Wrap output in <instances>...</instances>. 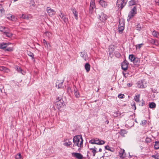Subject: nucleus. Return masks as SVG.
I'll use <instances>...</instances> for the list:
<instances>
[{
  "mask_svg": "<svg viewBox=\"0 0 159 159\" xmlns=\"http://www.w3.org/2000/svg\"><path fill=\"white\" fill-rule=\"evenodd\" d=\"M74 146H76L79 147L83 146V140L81 136L78 135L74 137L73 139Z\"/></svg>",
  "mask_w": 159,
  "mask_h": 159,
  "instance_id": "f257e3e1",
  "label": "nucleus"
},
{
  "mask_svg": "<svg viewBox=\"0 0 159 159\" xmlns=\"http://www.w3.org/2000/svg\"><path fill=\"white\" fill-rule=\"evenodd\" d=\"M89 143L92 144H95L100 145L104 144L105 142L103 140H101L99 139L96 138L90 140L89 141Z\"/></svg>",
  "mask_w": 159,
  "mask_h": 159,
  "instance_id": "f03ea898",
  "label": "nucleus"
},
{
  "mask_svg": "<svg viewBox=\"0 0 159 159\" xmlns=\"http://www.w3.org/2000/svg\"><path fill=\"white\" fill-rule=\"evenodd\" d=\"M57 101L56 102V105L57 108L60 109L63 106L64 101L62 98L59 97L57 98Z\"/></svg>",
  "mask_w": 159,
  "mask_h": 159,
  "instance_id": "7ed1b4c3",
  "label": "nucleus"
},
{
  "mask_svg": "<svg viewBox=\"0 0 159 159\" xmlns=\"http://www.w3.org/2000/svg\"><path fill=\"white\" fill-rule=\"evenodd\" d=\"M136 13L137 9L136 7H134L129 12L127 20H129Z\"/></svg>",
  "mask_w": 159,
  "mask_h": 159,
  "instance_id": "20e7f679",
  "label": "nucleus"
},
{
  "mask_svg": "<svg viewBox=\"0 0 159 159\" xmlns=\"http://www.w3.org/2000/svg\"><path fill=\"white\" fill-rule=\"evenodd\" d=\"M125 21L123 20H120L118 27V31L119 32H122L124 29Z\"/></svg>",
  "mask_w": 159,
  "mask_h": 159,
  "instance_id": "39448f33",
  "label": "nucleus"
},
{
  "mask_svg": "<svg viewBox=\"0 0 159 159\" xmlns=\"http://www.w3.org/2000/svg\"><path fill=\"white\" fill-rule=\"evenodd\" d=\"M19 16L20 19L21 20L25 19L29 20L32 19L33 18L32 16L29 14L27 15L22 14V15H19Z\"/></svg>",
  "mask_w": 159,
  "mask_h": 159,
  "instance_id": "423d86ee",
  "label": "nucleus"
},
{
  "mask_svg": "<svg viewBox=\"0 0 159 159\" xmlns=\"http://www.w3.org/2000/svg\"><path fill=\"white\" fill-rule=\"evenodd\" d=\"M126 3V2H125V0H117L116 5L119 8H120L122 9L125 5Z\"/></svg>",
  "mask_w": 159,
  "mask_h": 159,
  "instance_id": "0eeeda50",
  "label": "nucleus"
},
{
  "mask_svg": "<svg viewBox=\"0 0 159 159\" xmlns=\"http://www.w3.org/2000/svg\"><path fill=\"white\" fill-rule=\"evenodd\" d=\"M59 16L61 19L63 21L64 23H66L68 21V18L66 15H65L61 11H60V14Z\"/></svg>",
  "mask_w": 159,
  "mask_h": 159,
  "instance_id": "6e6552de",
  "label": "nucleus"
},
{
  "mask_svg": "<svg viewBox=\"0 0 159 159\" xmlns=\"http://www.w3.org/2000/svg\"><path fill=\"white\" fill-rule=\"evenodd\" d=\"M98 18L100 21H105L107 18V16L102 12H101L98 15Z\"/></svg>",
  "mask_w": 159,
  "mask_h": 159,
  "instance_id": "1a4fd4ad",
  "label": "nucleus"
},
{
  "mask_svg": "<svg viewBox=\"0 0 159 159\" xmlns=\"http://www.w3.org/2000/svg\"><path fill=\"white\" fill-rule=\"evenodd\" d=\"M6 17L8 20L12 21L15 22L17 20V18L15 16L10 14L7 15Z\"/></svg>",
  "mask_w": 159,
  "mask_h": 159,
  "instance_id": "9d476101",
  "label": "nucleus"
},
{
  "mask_svg": "<svg viewBox=\"0 0 159 159\" xmlns=\"http://www.w3.org/2000/svg\"><path fill=\"white\" fill-rule=\"evenodd\" d=\"M137 86L139 88H144L147 87L146 83L144 80L139 81Z\"/></svg>",
  "mask_w": 159,
  "mask_h": 159,
  "instance_id": "9b49d317",
  "label": "nucleus"
},
{
  "mask_svg": "<svg viewBox=\"0 0 159 159\" xmlns=\"http://www.w3.org/2000/svg\"><path fill=\"white\" fill-rule=\"evenodd\" d=\"M129 63L126 60L123 61L121 64L122 69L124 70H126L128 67Z\"/></svg>",
  "mask_w": 159,
  "mask_h": 159,
  "instance_id": "f8f14e48",
  "label": "nucleus"
},
{
  "mask_svg": "<svg viewBox=\"0 0 159 159\" xmlns=\"http://www.w3.org/2000/svg\"><path fill=\"white\" fill-rule=\"evenodd\" d=\"M72 155L78 159H82L83 157V155L79 153L73 152L72 153Z\"/></svg>",
  "mask_w": 159,
  "mask_h": 159,
  "instance_id": "ddd939ff",
  "label": "nucleus"
},
{
  "mask_svg": "<svg viewBox=\"0 0 159 159\" xmlns=\"http://www.w3.org/2000/svg\"><path fill=\"white\" fill-rule=\"evenodd\" d=\"M48 13L50 16H52L55 14L56 12L49 7H48L47 9Z\"/></svg>",
  "mask_w": 159,
  "mask_h": 159,
  "instance_id": "4468645a",
  "label": "nucleus"
},
{
  "mask_svg": "<svg viewBox=\"0 0 159 159\" xmlns=\"http://www.w3.org/2000/svg\"><path fill=\"white\" fill-rule=\"evenodd\" d=\"M119 155L120 158H123L125 157V150L124 149H121L119 151Z\"/></svg>",
  "mask_w": 159,
  "mask_h": 159,
  "instance_id": "2eb2a0df",
  "label": "nucleus"
},
{
  "mask_svg": "<svg viewBox=\"0 0 159 159\" xmlns=\"http://www.w3.org/2000/svg\"><path fill=\"white\" fill-rule=\"evenodd\" d=\"M133 62L134 65L138 67L139 65L140 59L137 57H135Z\"/></svg>",
  "mask_w": 159,
  "mask_h": 159,
  "instance_id": "dca6fc26",
  "label": "nucleus"
},
{
  "mask_svg": "<svg viewBox=\"0 0 159 159\" xmlns=\"http://www.w3.org/2000/svg\"><path fill=\"white\" fill-rule=\"evenodd\" d=\"M99 3L103 7H106L107 6V3L103 0H99Z\"/></svg>",
  "mask_w": 159,
  "mask_h": 159,
  "instance_id": "f3484780",
  "label": "nucleus"
},
{
  "mask_svg": "<svg viewBox=\"0 0 159 159\" xmlns=\"http://www.w3.org/2000/svg\"><path fill=\"white\" fill-rule=\"evenodd\" d=\"M64 80H59L57 82L56 84V86L58 88H61L64 82Z\"/></svg>",
  "mask_w": 159,
  "mask_h": 159,
  "instance_id": "a211bd4d",
  "label": "nucleus"
},
{
  "mask_svg": "<svg viewBox=\"0 0 159 159\" xmlns=\"http://www.w3.org/2000/svg\"><path fill=\"white\" fill-rule=\"evenodd\" d=\"M8 44L4 43H0V48L4 49L7 47Z\"/></svg>",
  "mask_w": 159,
  "mask_h": 159,
  "instance_id": "6ab92c4d",
  "label": "nucleus"
},
{
  "mask_svg": "<svg viewBox=\"0 0 159 159\" xmlns=\"http://www.w3.org/2000/svg\"><path fill=\"white\" fill-rule=\"evenodd\" d=\"M90 66L89 64V63H86L85 65V68L87 72H89L90 70Z\"/></svg>",
  "mask_w": 159,
  "mask_h": 159,
  "instance_id": "aec40b11",
  "label": "nucleus"
},
{
  "mask_svg": "<svg viewBox=\"0 0 159 159\" xmlns=\"http://www.w3.org/2000/svg\"><path fill=\"white\" fill-rule=\"evenodd\" d=\"M71 144V142L69 140L66 139L64 141V145L66 146H68Z\"/></svg>",
  "mask_w": 159,
  "mask_h": 159,
  "instance_id": "412c9836",
  "label": "nucleus"
},
{
  "mask_svg": "<svg viewBox=\"0 0 159 159\" xmlns=\"http://www.w3.org/2000/svg\"><path fill=\"white\" fill-rule=\"evenodd\" d=\"M80 56L83 57V58L86 61L87 58V54L84 52H82L80 53Z\"/></svg>",
  "mask_w": 159,
  "mask_h": 159,
  "instance_id": "4be33fe9",
  "label": "nucleus"
},
{
  "mask_svg": "<svg viewBox=\"0 0 159 159\" xmlns=\"http://www.w3.org/2000/svg\"><path fill=\"white\" fill-rule=\"evenodd\" d=\"M4 12L5 11L2 6L0 4V16H2L4 14Z\"/></svg>",
  "mask_w": 159,
  "mask_h": 159,
  "instance_id": "5701e85b",
  "label": "nucleus"
},
{
  "mask_svg": "<svg viewBox=\"0 0 159 159\" xmlns=\"http://www.w3.org/2000/svg\"><path fill=\"white\" fill-rule=\"evenodd\" d=\"M72 11L73 13L74 14V16H75V18L76 20H77L78 19V16H77V12L76 9L75 8L72 9Z\"/></svg>",
  "mask_w": 159,
  "mask_h": 159,
  "instance_id": "b1692460",
  "label": "nucleus"
},
{
  "mask_svg": "<svg viewBox=\"0 0 159 159\" xmlns=\"http://www.w3.org/2000/svg\"><path fill=\"white\" fill-rule=\"evenodd\" d=\"M9 29L7 28H6L5 27H2L1 28L0 31L2 32L4 34H5V32H7L9 31Z\"/></svg>",
  "mask_w": 159,
  "mask_h": 159,
  "instance_id": "393cba45",
  "label": "nucleus"
},
{
  "mask_svg": "<svg viewBox=\"0 0 159 159\" xmlns=\"http://www.w3.org/2000/svg\"><path fill=\"white\" fill-rule=\"evenodd\" d=\"M152 35L157 38H159V33L156 31H153L152 33Z\"/></svg>",
  "mask_w": 159,
  "mask_h": 159,
  "instance_id": "a878e982",
  "label": "nucleus"
},
{
  "mask_svg": "<svg viewBox=\"0 0 159 159\" xmlns=\"http://www.w3.org/2000/svg\"><path fill=\"white\" fill-rule=\"evenodd\" d=\"M127 132L126 130L121 129L120 132V134L123 136H125V134L127 133Z\"/></svg>",
  "mask_w": 159,
  "mask_h": 159,
  "instance_id": "bb28decb",
  "label": "nucleus"
},
{
  "mask_svg": "<svg viewBox=\"0 0 159 159\" xmlns=\"http://www.w3.org/2000/svg\"><path fill=\"white\" fill-rule=\"evenodd\" d=\"M135 57L133 55H129V59L131 61H133Z\"/></svg>",
  "mask_w": 159,
  "mask_h": 159,
  "instance_id": "cd10ccee",
  "label": "nucleus"
},
{
  "mask_svg": "<svg viewBox=\"0 0 159 159\" xmlns=\"http://www.w3.org/2000/svg\"><path fill=\"white\" fill-rule=\"evenodd\" d=\"M74 94H75V96L77 98H78L80 97V94H79V93L78 92V91L77 90V89H74Z\"/></svg>",
  "mask_w": 159,
  "mask_h": 159,
  "instance_id": "c85d7f7f",
  "label": "nucleus"
},
{
  "mask_svg": "<svg viewBox=\"0 0 159 159\" xmlns=\"http://www.w3.org/2000/svg\"><path fill=\"white\" fill-rule=\"evenodd\" d=\"M96 148L95 147H94L93 148H90V149L92 150V152L93 153V156L94 157L95 156V155L97 152L96 150Z\"/></svg>",
  "mask_w": 159,
  "mask_h": 159,
  "instance_id": "c756f323",
  "label": "nucleus"
},
{
  "mask_svg": "<svg viewBox=\"0 0 159 159\" xmlns=\"http://www.w3.org/2000/svg\"><path fill=\"white\" fill-rule=\"evenodd\" d=\"M5 34L6 36L9 38L11 37L12 35V34L10 33L9 31L7 32H5V34Z\"/></svg>",
  "mask_w": 159,
  "mask_h": 159,
  "instance_id": "7c9ffc66",
  "label": "nucleus"
},
{
  "mask_svg": "<svg viewBox=\"0 0 159 159\" xmlns=\"http://www.w3.org/2000/svg\"><path fill=\"white\" fill-rule=\"evenodd\" d=\"M155 144L154 146V148L158 149L159 148V142H155Z\"/></svg>",
  "mask_w": 159,
  "mask_h": 159,
  "instance_id": "2f4dec72",
  "label": "nucleus"
},
{
  "mask_svg": "<svg viewBox=\"0 0 159 159\" xmlns=\"http://www.w3.org/2000/svg\"><path fill=\"white\" fill-rule=\"evenodd\" d=\"M140 97L139 95H136L134 98V100L137 102H139V98Z\"/></svg>",
  "mask_w": 159,
  "mask_h": 159,
  "instance_id": "473e14b6",
  "label": "nucleus"
},
{
  "mask_svg": "<svg viewBox=\"0 0 159 159\" xmlns=\"http://www.w3.org/2000/svg\"><path fill=\"white\" fill-rule=\"evenodd\" d=\"M15 159H23L21 154L19 153L16 156Z\"/></svg>",
  "mask_w": 159,
  "mask_h": 159,
  "instance_id": "72a5a7b5",
  "label": "nucleus"
},
{
  "mask_svg": "<svg viewBox=\"0 0 159 159\" xmlns=\"http://www.w3.org/2000/svg\"><path fill=\"white\" fill-rule=\"evenodd\" d=\"M155 107L156 104L154 102H152L149 104V107L150 108H154Z\"/></svg>",
  "mask_w": 159,
  "mask_h": 159,
  "instance_id": "f704fd0d",
  "label": "nucleus"
},
{
  "mask_svg": "<svg viewBox=\"0 0 159 159\" xmlns=\"http://www.w3.org/2000/svg\"><path fill=\"white\" fill-rule=\"evenodd\" d=\"M4 50L6 51H9V52H11L13 50V49L11 47H8L7 48H6L4 49Z\"/></svg>",
  "mask_w": 159,
  "mask_h": 159,
  "instance_id": "c9c22d12",
  "label": "nucleus"
},
{
  "mask_svg": "<svg viewBox=\"0 0 159 159\" xmlns=\"http://www.w3.org/2000/svg\"><path fill=\"white\" fill-rule=\"evenodd\" d=\"M44 35L48 37V38H50L51 35V34L48 32H46L44 34Z\"/></svg>",
  "mask_w": 159,
  "mask_h": 159,
  "instance_id": "e433bc0d",
  "label": "nucleus"
},
{
  "mask_svg": "<svg viewBox=\"0 0 159 159\" xmlns=\"http://www.w3.org/2000/svg\"><path fill=\"white\" fill-rule=\"evenodd\" d=\"M27 54L28 55L30 56V57H32V58H33L34 57V54L33 53L29 51L27 52Z\"/></svg>",
  "mask_w": 159,
  "mask_h": 159,
  "instance_id": "4c0bfd02",
  "label": "nucleus"
},
{
  "mask_svg": "<svg viewBox=\"0 0 159 159\" xmlns=\"http://www.w3.org/2000/svg\"><path fill=\"white\" fill-rule=\"evenodd\" d=\"M8 69L5 67L4 66H2L0 67V70L1 71H7V70Z\"/></svg>",
  "mask_w": 159,
  "mask_h": 159,
  "instance_id": "58836bf2",
  "label": "nucleus"
},
{
  "mask_svg": "<svg viewBox=\"0 0 159 159\" xmlns=\"http://www.w3.org/2000/svg\"><path fill=\"white\" fill-rule=\"evenodd\" d=\"M95 3L94 2V1H91L90 2V6L92 7H93L94 8H95Z\"/></svg>",
  "mask_w": 159,
  "mask_h": 159,
  "instance_id": "ea45409f",
  "label": "nucleus"
},
{
  "mask_svg": "<svg viewBox=\"0 0 159 159\" xmlns=\"http://www.w3.org/2000/svg\"><path fill=\"white\" fill-rule=\"evenodd\" d=\"M143 43L139 44L136 45V49H140L143 45Z\"/></svg>",
  "mask_w": 159,
  "mask_h": 159,
  "instance_id": "a19ab883",
  "label": "nucleus"
},
{
  "mask_svg": "<svg viewBox=\"0 0 159 159\" xmlns=\"http://www.w3.org/2000/svg\"><path fill=\"white\" fill-rule=\"evenodd\" d=\"M43 43L44 44L45 46L47 47V48L48 47V46H50L49 43H48L45 39L43 40Z\"/></svg>",
  "mask_w": 159,
  "mask_h": 159,
  "instance_id": "79ce46f5",
  "label": "nucleus"
},
{
  "mask_svg": "<svg viewBox=\"0 0 159 159\" xmlns=\"http://www.w3.org/2000/svg\"><path fill=\"white\" fill-rule=\"evenodd\" d=\"M132 106V108L134 110H135L136 109V107H135V103L134 102H133V104H131Z\"/></svg>",
  "mask_w": 159,
  "mask_h": 159,
  "instance_id": "37998d69",
  "label": "nucleus"
},
{
  "mask_svg": "<svg viewBox=\"0 0 159 159\" xmlns=\"http://www.w3.org/2000/svg\"><path fill=\"white\" fill-rule=\"evenodd\" d=\"M112 47H110V48H109V52L110 53V54L111 53H112L113 52V48H112Z\"/></svg>",
  "mask_w": 159,
  "mask_h": 159,
  "instance_id": "c03bdc74",
  "label": "nucleus"
},
{
  "mask_svg": "<svg viewBox=\"0 0 159 159\" xmlns=\"http://www.w3.org/2000/svg\"><path fill=\"white\" fill-rule=\"evenodd\" d=\"M146 123V121L145 120H142L141 123V125H145Z\"/></svg>",
  "mask_w": 159,
  "mask_h": 159,
  "instance_id": "a18cd8bd",
  "label": "nucleus"
},
{
  "mask_svg": "<svg viewBox=\"0 0 159 159\" xmlns=\"http://www.w3.org/2000/svg\"><path fill=\"white\" fill-rule=\"evenodd\" d=\"M17 70L18 72H20V73H22V74H23L22 71H23L20 67H17Z\"/></svg>",
  "mask_w": 159,
  "mask_h": 159,
  "instance_id": "49530a36",
  "label": "nucleus"
},
{
  "mask_svg": "<svg viewBox=\"0 0 159 159\" xmlns=\"http://www.w3.org/2000/svg\"><path fill=\"white\" fill-rule=\"evenodd\" d=\"M94 8L90 6L89 12L90 13H92L93 12V10Z\"/></svg>",
  "mask_w": 159,
  "mask_h": 159,
  "instance_id": "de8ad7c7",
  "label": "nucleus"
},
{
  "mask_svg": "<svg viewBox=\"0 0 159 159\" xmlns=\"http://www.w3.org/2000/svg\"><path fill=\"white\" fill-rule=\"evenodd\" d=\"M105 148L107 150H108L109 151H112L111 150L110 148L108 146H106L105 147Z\"/></svg>",
  "mask_w": 159,
  "mask_h": 159,
  "instance_id": "09e8293b",
  "label": "nucleus"
},
{
  "mask_svg": "<svg viewBox=\"0 0 159 159\" xmlns=\"http://www.w3.org/2000/svg\"><path fill=\"white\" fill-rule=\"evenodd\" d=\"M124 96V95L122 94H120L118 95V97L119 98H123V96Z\"/></svg>",
  "mask_w": 159,
  "mask_h": 159,
  "instance_id": "8fccbe9b",
  "label": "nucleus"
},
{
  "mask_svg": "<svg viewBox=\"0 0 159 159\" xmlns=\"http://www.w3.org/2000/svg\"><path fill=\"white\" fill-rule=\"evenodd\" d=\"M151 139H150L149 138H146V141L147 143H149L151 142Z\"/></svg>",
  "mask_w": 159,
  "mask_h": 159,
  "instance_id": "3c124183",
  "label": "nucleus"
},
{
  "mask_svg": "<svg viewBox=\"0 0 159 159\" xmlns=\"http://www.w3.org/2000/svg\"><path fill=\"white\" fill-rule=\"evenodd\" d=\"M155 2L157 5L159 6V0H157V1H155Z\"/></svg>",
  "mask_w": 159,
  "mask_h": 159,
  "instance_id": "603ef678",
  "label": "nucleus"
},
{
  "mask_svg": "<svg viewBox=\"0 0 159 159\" xmlns=\"http://www.w3.org/2000/svg\"><path fill=\"white\" fill-rule=\"evenodd\" d=\"M127 85L129 87H131L132 85V84L131 83H129Z\"/></svg>",
  "mask_w": 159,
  "mask_h": 159,
  "instance_id": "864d4df0",
  "label": "nucleus"
},
{
  "mask_svg": "<svg viewBox=\"0 0 159 159\" xmlns=\"http://www.w3.org/2000/svg\"><path fill=\"white\" fill-rule=\"evenodd\" d=\"M152 157H154L156 159H159L158 158L157 156H152Z\"/></svg>",
  "mask_w": 159,
  "mask_h": 159,
  "instance_id": "5fc2aeb1",
  "label": "nucleus"
},
{
  "mask_svg": "<svg viewBox=\"0 0 159 159\" xmlns=\"http://www.w3.org/2000/svg\"><path fill=\"white\" fill-rule=\"evenodd\" d=\"M102 151V149L101 148H100L99 150V151L100 152H101Z\"/></svg>",
  "mask_w": 159,
  "mask_h": 159,
  "instance_id": "6e6d98bb",
  "label": "nucleus"
},
{
  "mask_svg": "<svg viewBox=\"0 0 159 159\" xmlns=\"http://www.w3.org/2000/svg\"><path fill=\"white\" fill-rule=\"evenodd\" d=\"M117 56H118V57H119V56H120V54L119 53H118V54H117Z\"/></svg>",
  "mask_w": 159,
  "mask_h": 159,
  "instance_id": "4d7b16f0",
  "label": "nucleus"
},
{
  "mask_svg": "<svg viewBox=\"0 0 159 159\" xmlns=\"http://www.w3.org/2000/svg\"><path fill=\"white\" fill-rule=\"evenodd\" d=\"M0 92H1V93H2V90L1 89H0Z\"/></svg>",
  "mask_w": 159,
  "mask_h": 159,
  "instance_id": "13d9d810",
  "label": "nucleus"
},
{
  "mask_svg": "<svg viewBox=\"0 0 159 159\" xmlns=\"http://www.w3.org/2000/svg\"><path fill=\"white\" fill-rule=\"evenodd\" d=\"M13 0V1H14V2H16V1H17L18 0Z\"/></svg>",
  "mask_w": 159,
  "mask_h": 159,
  "instance_id": "bf43d9fd",
  "label": "nucleus"
},
{
  "mask_svg": "<svg viewBox=\"0 0 159 159\" xmlns=\"http://www.w3.org/2000/svg\"><path fill=\"white\" fill-rule=\"evenodd\" d=\"M107 124H108L109 123V121L108 120H107L106 121Z\"/></svg>",
  "mask_w": 159,
  "mask_h": 159,
  "instance_id": "052dcab7",
  "label": "nucleus"
}]
</instances>
